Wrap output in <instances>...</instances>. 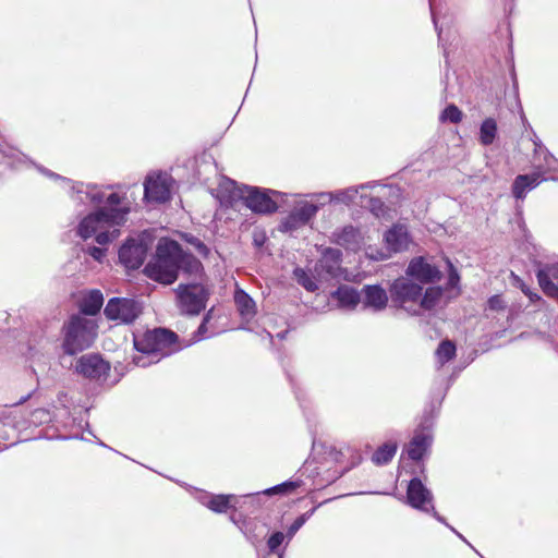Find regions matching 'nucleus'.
<instances>
[{
  "label": "nucleus",
  "instance_id": "ea45409f",
  "mask_svg": "<svg viewBox=\"0 0 558 558\" xmlns=\"http://www.w3.org/2000/svg\"><path fill=\"white\" fill-rule=\"evenodd\" d=\"M448 265H449V268H450L448 283L451 287H456L458 284V282H459V275H458L457 270L453 268V266L449 262H448Z\"/></svg>",
  "mask_w": 558,
  "mask_h": 558
},
{
  "label": "nucleus",
  "instance_id": "79ce46f5",
  "mask_svg": "<svg viewBox=\"0 0 558 558\" xmlns=\"http://www.w3.org/2000/svg\"><path fill=\"white\" fill-rule=\"evenodd\" d=\"M305 522V518L304 517H300L298 518L293 523L292 525L290 526L289 529V535L292 536L294 535V533L304 524Z\"/></svg>",
  "mask_w": 558,
  "mask_h": 558
},
{
  "label": "nucleus",
  "instance_id": "2eb2a0df",
  "mask_svg": "<svg viewBox=\"0 0 558 558\" xmlns=\"http://www.w3.org/2000/svg\"><path fill=\"white\" fill-rule=\"evenodd\" d=\"M537 279L543 292L558 301V263L548 264L538 269Z\"/></svg>",
  "mask_w": 558,
  "mask_h": 558
},
{
  "label": "nucleus",
  "instance_id": "1a4fd4ad",
  "mask_svg": "<svg viewBox=\"0 0 558 558\" xmlns=\"http://www.w3.org/2000/svg\"><path fill=\"white\" fill-rule=\"evenodd\" d=\"M173 179L167 172H151L144 182V197L147 202L165 203L170 199Z\"/></svg>",
  "mask_w": 558,
  "mask_h": 558
},
{
  "label": "nucleus",
  "instance_id": "393cba45",
  "mask_svg": "<svg viewBox=\"0 0 558 558\" xmlns=\"http://www.w3.org/2000/svg\"><path fill=\"white\" fill-rule=\"evenodd\" d=\"M341 252L337 248H327L320 259V266L331 276H336L339 270Z\"/></svg>",
  "mask_w": 558,
  "mask_h": 558
},
{
  "label": "nucleus",
  "instance_id": "c03bdc74",
  "mask_svg": "<svg viewBox=\"0 0 558 558\" xmlns=\"http://www.w3.org/2000/svg\"><path fill=\"white\" fill-rule=\"evenodd\" d=\"M203 329H204V324H202V325L199 326L198 331H199V332H202V331H203Z\"/></svg>",
  "mask_w": 558,
  "mask_h": 558
},
{
  "label": "nucleus",
  "instance_id": "f257e3e1",
  "mask_svg": "<svg viewBox=\"0 0 558 558\" xmlns=\"http://www.w3.org/2000/svg\"><path fill=\"white\" fill-rule=\"evenodd\" d=\"M73 194V199L77 203L98 206H106L95 213L84 217L77 226V235L83 240L95 236L98 244L104 245L119 236V227L125 221L129 213L128 207H117L121 204V197L117 193L106 195L104 191L96 186H86L78 184Z\"/></svg>",
  "mask_w": 558,
  "mask_h": 558
},
{
  "label": "nucleus",
  "instance_id": "a878e982",
  "mask_svg": "<svg viewBox=\"0 0 558 558\" xmlns=\"http://www.w3.org/2000/svg\"><path fill=\"white\" fill-rule=\"evenodd\" d=\"M233 499V495H213L206 497L204 505L215 512H225Z\"/></svg>",
  "mask_w": 558,
  "mask_h": 558
},
{
  "label": "nucleus",
  "instance_id": "c85d7f7f",
  "mask_svg": "<svg viewBox=\"0 0 558 558\" xmlns=\"http://www.w3.org/2000/svg\"><path fill=\"white\" fill-rule=\"evenodd\" d=\"M293 210L296 214V217H299V222L306 225L316 215L318 206L313 203L303 202Z\"/></svg>",
  "mask_w": 558,
  "mask_h": 558
},
{
  "label": "nucleus",
  "instance_id": "7ed1b4c3",
  "mask_svg": "<svg viewBox=\"0 0 558 558\" xmlns=\"http://www.w3.org/2000/svg\"><path fill=\"white\" fill-rule=\"evenodd\" d=\"M177 336L167 329H154L134 337V347L137 354L133 362L141 367L159 362L163 356L178 350Z\"/></svg>",
  "mask_w": 558,
  "mask_h": 558
},
{
  "label": "nucleus",
  "instance_id": "f3484780",
  "mask_svg": "<svg viewBox=\"0 0 558 558\" xmlns=\"http://www.w3.org/2000/svg\"><path fill=\"white\" fill-rule=\"evenodd\" d=\"M388 303L387 292L379 286H366L363 289V304L374 311H381Z\"/></svg>",
  "mask_w": 558,
  "mask_h": 558
},
{
  "label": "nucleus",
  "instance_id": "aec40b11",
  "mask_svg": "<svg viewBox=\"0 0 558 558\" xmlns=\"http://www.w3.org/2000/svg\"><path fill=\"white\" fill-rule=\"evenodd\" d=\"M541 182L538 173L518 175L513 182L512 192L515 198L520 199L525 196L527 190L536 187Z\"/></svg>",
  "mask_w": 558,
  "mask_h": 558
},
{
  "label": "nucleus",
  "instance_id": "4468645a",
  "mask_svg": "<svg viewBox=\"0 0 558 558\" xmlns=\"http://www.w3.org/2000/svg\"><path fill=\"white\" fill-rule=\"evenodd\" d=\"M407 276L417 279L421 283H428L440 279V271L424 258L417 257L409 264Z\"/></svg>",
  "mask_w": 558,
  "mask_h": 558
},
{
  "label": "nucleus",
  "instance_id": "b1692460",
  "mask_svg": "<svg viewBox=\"0 0 558 558\" xmlns=\"http://www.w3.org/2000/svg\"><path fill=\"white\" fill-rule=\"evenodd\" d=\"M335 298L342 307L354 308L360 302V294L353 288L343 286L335 292Z\"/></svg>",
  "mask_w": 558,
  "mask_h": 558
},
{
  "label": "nucleus",
  "instance_id": "72a5a7b5",
  "mask_svg": "<svg viewBox=\"0 0 558 558\" xmlns=\"http://www.w3.org/2000/svg\"><path fill=\"white\" fill-rule=\"evenodd\" d=\"M183 239L189 243L201 256L206 257L209 253L208 247L196 236L192 234H183Z\"/></svg>",
  "mask_w": 558,
  "mask_h": 558
},
{
  "label": "nucleus",
  "instance_id": "cd10ccee",
  "mask_svg": "<svg viewBox=\"0 0 558 558\" xmlns=\"http://www.w3.org/2000/svg\"><path fill=\"white\" fill-rule=\"evenodd\" d=\"M496 134H497L496 121L492 118L484 120L481 125V129H480V142L483 145L488 146L496 138Z\"/></svg>",
  "mask_w": 558,
  "mask_h": 558
},
{
  "label": "nucleus",
  "instance_id": "473e14b6",
  "mask_svg": "<svg viewBox=\"0 0 558 558\" xmlns=\"http://www.w3.org/2000/svg\"><path fill=\"white\" fill-rule=\"evenodd\" d=\"M360 197H361V202H360L361 206L369 207V209L377 217L385 215L384 204L378 198L371 197L367 202H365L364 198L366 197V195L364 193H362Z\"/></svg>",
  "mask_w": 558,
  "mask_h": 558
},
{
  "label": "nucleus",
  "instance_id": "c9c22d12",
  "mask_svg": "<svg viewBox=\"0 0 558 558\" xmlns=\"http://www.w3.org/2000/svg\"><path fill=\"white\" fill-rule=\"evenodd\" d=\"M296 487H298L296 483H294V482H286V483H282L280 485H277L275 487L268 488L264 493L267 494V495L279 494V493H288V492H291V490L295 489Z\"/></svg>",
  "mask_w": 558,
  "mask_h": 558
},
{
  "label": "nucleus",
  "instance_id": "f8f14e48",
  "mask_svg": "<svg viewBox=\"0 0 558 558\" xmlns=\"http://www.w3.org/2000/svg\"><path fill=\"white\" fill-rule=\"evenodd\" d=\"M76 372L90 379L106 378L110 369L109 364L98 354L82 355L76 363Z\"/></svg>",
  "mask_w": 558,
  "mask_h": 558
},
{
  "label": "nucleus",
  "instance_id": "5701e85b",
  "mask_svg": "<svg viewBox=\"0 0 558 558\" xmlns=\"http://www.w3.org/2000/svg\"><path fill=\"white\" fill-rule=\"evenodd\" d=\"M104 303V296L100 291L93 290L88 292L81 301V311L86 315H95L99 312Z\"/></svg>",
  "mask_w": 558,
  "mask_h": 558
},
{
  "label": "nucleus",
  "instance_id": "6ab92c4d",
  "mask_svg": "<svg viewBox=\"0 0 558 558\" xmlns=\"http://www.w3.org/2000/svg\"><path fill=\"white\" fill-rule=\"evenodd\" d=\"M362 242L363 238L360 230L352 226L344 227L339 233H337V243L349 250H359Z\"/></svg>",
  "mask_w": 558,
  "mask_h": 558
},
{
  "label": "nucleus",
  "instance_id": "9d476101",
  "mask_svg": "<svg viewBox=\"0 0 558 558\" xmlns=\"http://www.w3.org/2000/svg\"><path fill=\"white\" fill-rule=\"evenodd\" d=\"M104 312L108 319L129 324L138 317L142 306L132 299L113 298L108 301Z\"/></svg>",
  "mask_w": 558,
  "mask_h": 558
},
{
  "label": "nucleus",
  "instance_id": "2f4dec72",
  "mask_svg": "<svg viewBox=\"0 0 558 558\" xmlns=\"http://www.w3.org/2000/svg\"><path fill=\"white\" fill-rule=\"evenodd\" d=\"M461 119H462V112L454 105H449L448 107H446L445 110L440 114V120L442 122L450 121L452 123H458L461 121Z\"/></svg>",
  "mask_w": 558,
  "mask_h": 558
},
{
  "label": "nucleus",
  "instance_id": "f704fd0d",
  "mask_svg": "<svg viewBox=\"0 0 558 558\" xmlns=\"http://www.w3.org/2000/svg\"><path fill=\"white\" fill-rule=\"evenodd\" d=\"M304 225L305 223L299 222V217H296V214L293 210L282 222L281 228L283 231H292Z\"/></svg>",
  "mask_w": 558,
  "mask_h": 558
},
{
  "label": "nucleus",
  "instance_id": "a19ab883",
  "mask_svg": "<svg viewBox=\"0 0 558 558\" xmlns=\"http://www.w3.org/2000/svg\"><path fill=\"white\" fill-rule=\"evenodd\" d=\"M521 290L530 299L531 302H536L541 300V296L537 293L533 292L527 286L522 284Z\"/></svg>",
  "mask_w": 558,
  "mask_h": 558
},
{
  "label": "nucleus",
  "instance_id": "39448f33",
  "mask_svg": "<svg viewBox=\"0 0 558 558\" xmlns=\"http://www.w3.org/2000/svg\"><path fill=\"white\" fill-rule=\"evenodd\" d=\"M63 350L73 355L92 345L96 338L97 324L94 319L74 315L64 326Z\"/></svg>",
  "mask_w": 558,
  "mask_h": 558
},
{
  "label": "nucleus",
  "instance_id": "58836bf2",
  "mask_svg": "<svg viewBox=\"0 0 558 558\" xmlns=\"http://www.w3.org/2000/svg\"><path fill=\"white\" fill-rule=\"evenodd\" d=\"M88 254L96 260L98 262H101L102 258L105 257V251L100 247H96V246H93V247H89L88 248Z\"/></svg>",
  "mask_w": 558,
  "mask_h": 558
},
{
  "label": "nucleus",
  "instance_id": "423d86ee",
  "mask_svg": "<svg viewBox=\"0 0 558 558\" xmlns=\"http://www.w3.org/2000/svg\"><path fill=\"white\" fill-rule=\"evenodd\" d=\"M385 248L377 250L373 246L365 248V255L373 260L388 259L393 253L408 250L411 239L408 230L402 225H395L384 235Z\"/></svg>",
  "mask_w": 558,
  "mask_h": 558
},
{
  "label": "nucleus",
  "instance_id": "4c0bfd02",
  "mask_svg": "<svg viewBox=\"0 0 558 558\" xmlns=\"http://www.w3.org/2000/svg\"><path fill=\"white\" fill-rule=\"evenodd\" d=\"M284 535L281 532H276L268 539V547L270 551H275L283 542Z\"/></svg>",
  "mask_w": 558,
  "mask_h": 558
},
{
  "label": "nucleus",
  "instance_id": "4be33fe9",
  "mask_svg": "<svg viewBox=\"0 0 558 558\" xmlns=\"http://www.w3.org/2000/svg\"><path fill=\"white\" fill-rule=\"evenodd\" d=\"M234 302L243 318L251 319L256 314V305L254 300L243 290L235 291Z\"/></svg>",
  "mask_w": 558,
  "mask_h": 558
},
{
  "label": "nucleus",
  "instance_id": "c756f323",
  "mask_svg": "<svg viewBox=\"0 0 558 558\" xmlns=\"http://www.w3.org/2000/svg\"><path fill=\"white\" fill-rule=\"evenodd\" d=\"M454 353H456L454 344L451 341L446 340L439 344V347L436 351V356H437L439 364L444 365L446 362L450 361L454 356Z\"/></svg>",
  "mask_w": 558,
  "mask_h": 558
},
{
  "label": "nucleus",
  "instance_id": "412c9836",
  "mask_svg": "<svg viewBox=\"0 0 558 558\" xmlns=\"http://www.w3.org/2000/svg\"><path fill=\"white\" fill-rule=\"evenodd\" d=\"M442 296V290L439 287H430L426 291L421 293V300L417 303V315L423 311L434 310L440 302Z\"/></svg>",
  "mask_w": 558,
  "mask_h": 558
},
{
  "label": "nucleus",
  "instance_id": "6e6552de",
  "mask_svg": "<svg viewBox=\"0 0 558 558\" xmlns=\"http://www.w3.org/2000/svg\"><path fill=\"white\" fill-rule=\"evenodd\" d=\"M175 294L183 313L197 315L206 307L208 292L201 283L179 284Z\"/></svg>",
  "mask_w": 558,
  "mask_h": 558
},
{
  "label": "nucleus",
  "instance_id": "20e7f679",
  "mask_svg": "<svg viewBox=\"0 0 558 558\" xmlns=\"http://www.w3.org/2000/svg\"><path fill=\"white\" fill-rule=\"evenodd\" d=\"M221 203L233 205L243 199L244 204L255 213L269 214L277 210V204L264 192L254 187H240L234 181L223 180L219 185Z\"/></svg>",
  "mask_w": 558,
  "mask_h": 558
},
{
  "label": "nucleus",
  "instance_id": "37998d69",
  "mask_svg": "<svg viewBox=\"0 0 558 558\" xmlns=\"http://www.w3.org/2000/svg\"><path fill=\"white\" fill-rule=\"evenodd\" d=\"M450 529H451L454 533H457V535H458L460 538H462V539H463L462 534H459V533H458L453 527H450Z\"/></svg>",
  "mask_w": 558,
  "mask_h": 558
},
{
  "label": "nucleus",
  "instance_id": "9b49d317",
  "mask_svg": "<svg viewBox=\"0 0 558 558\" xmlns=\"http://www.w3.org/2000/svg\"><path fill=\"white\" fill-rule=\"evenodd\" d=\"M407 501L408 504L418 510L429 512L433 511L434 517L439 522H445L444 518L440 517L435 510L433 506V494L432 492L422 483L418 478H413L410 481L407 490Z\"/></svg>",
  "mask_w": 558,
  "mask_h": 558
},
{
  "label": "nucleus",
  "instance_id": "bb28decb",
  "mask_svg": "<svg viewBox=\"0 0 558 558\" xmlns=\"http://www.w3.org/2000/svg\"><path fill=\"white\" fill-rule=\"evenodd\" d=\"M397 451V444L387 442L380 446L373 454L372 460L377 465H383L388 463Z\"/></svg>",
  "mask_w": 558,
  "mask_h": 558
},
{
  "label": "nucleus",
  "instance_id": "f03ea898",
  "mask_svg": "<svg viewBox=\"0 0 558 558\" xmlns=\"http://www.w3.org/2000/svg\"><path fill=\"white\" fill-rule=\"evenodd\" d=\"M180 269L195 277L203 274L202 263L184 252L179 243L161 240L157 245L154 259L146 265L144 271L148 278L157 282L171 284L177 280Z\"/></svg>",
  "mask_w": 558,
  "mask_h": 558
},
{
  "label": "nucleus",
  "instance_id": "7c9ffc66",
  "mask_svg": "<svg viewBox=\"0 0 558 558\" xmlns=\"http://www.w3.org/2000/svg\"><path fill=\"white\" fill-rule=\"evenodd\" d=\"M294 276L298 282L307 291L314 292L315 290H317V284L315 280L302 268H296L294 270Z\"/></svg>",
  "mask_w": 558,
  "mask_h": 558
},
{
  "label": "nucleus",
  "instance_id": "ddd939ff",
  "mask_svg": "<svg viewBox=\"0 0 558 558\" xmlns=\"http://www.w3.org/2000/svg\"><path fill=\"white\" fill-rule=\"evenodd\" d=\"M147 253V247L142 242L128 241L119 251L120 262L130 269L138 268Z\"/></svg>",
  "mask_w": 558,
  "mask_h": 558
},
{
  "label": "nucleus",
  "instance_id": "a211bd4d",
  "mask_svg": "<svg viewBox=\"0 0 558 558\" xmlns=\"http://www.w3.org/2000/svg\"><path fill=\"white\" fill-rule=\"evenodd\" d=\"M369 186H371L369 184H363L359 189L349 187L347 190L339 191L336 194L322 193V194H318L317 197L319 201H322V204H325V203H328L331 201H337L340 203L349 204V203L355 202V199L359 195V190H361L363 192L366 189H368Z\"/></svg>",
  "mask_w": 558,
  "mask_h": 558
},
{
  "label": "nucleus",
  "instance_id": "0eeeda50",
  "mask_svg": "<svg viewBox=\"0 0 558 558\" xmlns=\"http://www.w3.org/2000/svg\"><path fill=\"white\" fill-rule=\"evenodd\" d=\"M422 287L407 277L396 279L390 287V296L395 303L412 315H417Z\"/></svg>",
  "mask_w": 558,
  "mask_h": 558
},
{
  "label": "nucleus",
  "instance_id": "dca6fc26",
  "mask_svg": "<svg viewBox=\"0 0 558 558\" xmlns=\"http://www.w3.org/2000/svg\"><path fill=\"white\" fill-rule=\"evenodd\" d=\"M432 444V436L428 430H417L407 447L408 457L412 460H420L424 457Z\"/></svg>",
  "mask_w": 558,
  "mask_h": 558
},
{
  "label": "nucleus",
  "instance_id": "e433bc0d",
  "mask_svg": "<svg viewBox=\"0 0 558 558\" xmlns=\"http://www.w3.org/2000/svg\"><path fill=\"white\" fill-rule=\"evenodd\" d=\"M487 306L490 311L500 312L506 308V302L500 295H493L488 299Z\"/></svg>",
  "mask_w": 558,
  "mask_h": 558
}]
</instances>
